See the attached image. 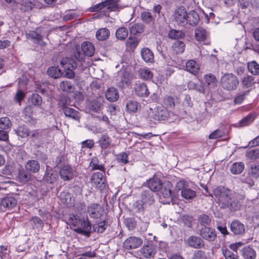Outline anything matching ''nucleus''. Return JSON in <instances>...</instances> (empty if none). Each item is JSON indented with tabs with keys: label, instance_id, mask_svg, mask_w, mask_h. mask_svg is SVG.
Here are the masks:
<instances>
[{
	"label": "nucleus",
	"instance_id": "nucleus-38",
	"mask_svg": "<svg viewBox=\"0 0 259 259\" xmlns=\"http://www.w3.org/2000/svg\"><path fill=\"white\" fill-rule=\"evenodd\" d=\"M256 116L257 115L255 113H250L240 121V125L241 126L248 125L254 121Z\"/></svg>",
	"mask_w": 259,
	"mask_h": 259
},
{
	"label": "nucleus",
	"instance_id": "nucleus-54",
	"mask_svg": "<svg viewBox=\"0 0 259 259\" xmlns=\"http://www.w3.org/2000/svg\"><path fill=\"white\" fill-rule=\"evenodd\" d=\"M254 77L251 75L244 76L242 80V84L243 88H249L252 86L254 83Z\"/></svg>",
	"mask_w": 259,
	"mask_h": 259
},
{
	"label": "nucleus",
	"instance_id": "nucleus-61",
	"mask_svg": "<svg viewBox=\"0 0 259 259\" xmlns=\"http://www.w3.org/2000/svg\"><path fill=\"white\" fill-rule=\"evenodd\" d=\"M188 88L190 90H196L200 93H203L204 88L200 84L196 83L193 81H190L188 83Z\"/></svg>",
	"mask_w": 259,
	"mask_h": 259
},
{
	"label": "nucleus",
	"instance_id": "nucleus-58",
	"mask_svg": "<svg viewBox=\"0 0 259 259\" xmlns=\"http://www.w3.org/2000/svg\"><path fill=\"white\" fill-rule=\"evenodd\" d=\"M44 132V130H35L31 132L29 136L30 138L32 139V141H34L36 140L41 139Z\"/></svg>",
	"mask_w": 259,
	"mask_h": 259
},
{
	"label": "nucleus",
	"instance_id": "nucleus-17",
	"mask_svg": "<svg viewBox=\"0 0 259 259\" xmlns=\"http://www.w3.org/2000/svg\"><path fill=\"white\" fill-rule=\"evenodd\" d=\"M171 184L170 183H168L166 185L161 186L160 189V198L161 199L162 198L165 199L163 201L164 203H168L171 200Z\"/></svg>",
	"mask_w": 259,
	"mask_h": 259
},
{
	"label": "nucleus",
	"instance_id": "nucleus-59",
	"mask_svg": "<svg viewBox=\"0 0 259 259\" xmlns=\"http://www.w3.org/2000/svg\"><path fill=\"white\" fill-rule=\"evenodd\" d=\"M198 222L201 226L204 227L208 226L211 222V220L209 217L206 214H201L198 217Z\"/></svg>",
	"mask_w": 259,
	"mask_h": 259
},
{
	"label": "nucleus",
	"instance_id": "nucleus-49",
	"mask_svg": "<svg viewBox=\"0 0 259 259\" xmlns=\"http://www.w3.org/2000/svg\"><path fill=\"white\" fill-rule=\"evenodd\" d=\"M107 226L106 221H103L99 222L94 225L93 229L95 232L98 233H102L105 230Z\"/></svg>",
	"mask_w": 259,
	"mask_h": 259
},
{
	"label": "nucleus",
	"instance_id": "nucleus-46",
	"mask_svg": "<svg viewBox=\"0 0 259 259\" xmlns=\"http://www.w3.org/2000/svg\"><path fill=\"white\" fill-rule=\"evenodd\" d=\"M140 105L135 100H130L126 102V107L127 110L131 113H134L138 111Z\"/></svg>",
	"mask_w": 259,
	"mask_h": 259
},
{
	"label": "nucleus",
	"instance_id": "nucleus-62",
	"mask_svg": "<svg viewBox=\"0 0 259 259\" xmlns=\"http://www.w3.org/2000/svg\"><path fill=\"white\" fill-rule=\"evenodd\" d=\"M204 79L206 83L211 87H214L217 81L215 76L210 74L205 75Z\"/></svg>",
	"mask_w": 259,
	"mask_h": 259
},
{
	"label": "nucleus",
	"instance_id": "nucleus-20",
	"mask_svg": "<svg viewBox=\"0 0 259 259\" xmlns=\"http://www.w3.org/2000/svg\"><path fill=\"white\" fill-rule=\"evenodd\" d=\"M187 13L183 7L179 8L175 12L174 18L178 23L184 25L187 21Z\"/></svg>",
	"mask_w": 259,
	"mask_h": 259
},
{
	"label": "nucleus",
	"instance_id": "nucleus-44",
	"mask_svg": "<svg viewBox=\"0 0 259 259\" xmlns=\"http://www.w3.org/2000/svg\"><path fill=\"white\" fill-rule=\"evenodd\" d=\"M144 30V26L142 24L134 23L130 28V32L134 35L142 33Z\"/></svg>",
	"mask_w": 259,
	"mask_h": 259
},
{
	"label": "nucleus",
	"instance_id": "nucleus-53",
	"mask_svg": "<svg viewBox=\"0 0 259 259\" xmlns=\"http://www.w3.org/2000/svg\"><path fill=\"white\" fill-rule=\"evenodd\" d=\"M29 35L33 40L34 43L39 44L40 45L41 44H45L42 41V35L38 33L37 32L35 31H30L29 33Z\"/></svg>",
	"mask_w": 259,
	"mask_h": 259
},
{
	"label": "nucleus",
	"instance_id": "nucleus-25",
	"mask_svg": "<svg viewBox=\"0 0 259 259\" xmlns=\"http://www.w3.org/2000/svg\"><path fill=\"white\" fill-rule=\"evenodd\" d=\"M186 68L187 71L195 75L198 74L200 70L199 64L193 60H190L187 62Z\"/></svg>",
	"mask_w": 259,
	"mask_h": 259
},
{
	"label": "nucleus",
	"instance_id": "nucleus-9",
	"mask_svg": "<svg viewBox=\"0 0 259 259\" xmlns=\"http://www.w3.org/2000/svg\"><path fill=\"white\" fill-rule=\"evenodd\" d=\"M130 81V74L124 69H121L118 72L116 77V84L120 88H124Z\"/></svg>",
	"mask_w": 259,
	"mask_h": 259
},
{
	"label": "nucleus",
	"instance_id": "nucleus-34",
	"mask_svg": "<svg viewBox=\"0 0 259 259\" xmlns=\"http://www.w3.org/2000/svg\"><path fill=\"white\" fill-rule=\"evenodd\" d=\"M110 35V32L109 29L106 28H102L97 31L96 37L98 40L103 41L107 39Z\"/></svg>",
	"mask_w": 259,
	"mask_h": 259
},
{
	"label": "nucleus",
	"instance_id": "nucleus-60",
	"mask_svg": "<svg viewBox=\"0 0 259 259\" xmlns=\"http://www.w3.org/2000/svg\"><path fill=\"white\" fill-rule=\"evenodd\" d=\"M30 102L34 106H39L41 104V97L38 94H32L29 98Z\"/></svg>",
	"mask_w": 259,
	"mask_h": 259
},
{
	"label": "nucleus",
	"instance_id": "nucleus-13",
	"mask_svg": "<svg viewBox=\"0 0 259 259\" xmlns=\"http://www.w3.org/2000/svg\"><path fill=\"white\" fill-rule=\"evenodd\" d=\"M58 179V174L56 170L49 166H47L45 174L44 176V181L48 184H53L57 182Z\"/></svg>",
	"mask_w": 259,
	"mask_h": 259
},
{
	"label": "nucleus",
	"instance_id": "nucleus-55",
	"mask_svg": "<svg viewBox=\"0 0 259 259\" xmlns=\"http://www.w3.org/2000/svg\"><path fill=\"white\" fill-rule=\"evenodd\" d=\"M178 99L171 96H166L163 99L164 104L167 107L174 108L177 103Z\"/></svg>",
	"mask_w": 259,
	"mask_h": 259
},
{
	"label": "nucleus",
	"instance_id": "nucleus-4",
	"mask_svg": "<svg viewBox=\"0 0 259 259\" xmlns=\"http://www.w3.org/2000/svg\"><path fill=\"white\" fill-rule=\"evenodd\" d=\"M60 64L64 68L67 77L69 78L74 77L75 74L73 70L77 66V63L74 59L72 58H62L60 61Z\"/></svg>",
	"mask_w": 259,
	"mask_h": 259
},
{
	"label": "nucleus",
	"instance_id": "nucleus-37",
	"mask_svg": "<svg viewBox=\"0 0 259 259\" xmlns=\"http://www.w3.org/2000/svg\"><path fill=\"white\" fill-rule=\"evenodd\" d=\"M139 43V41L136 37H130L125 42L126 49L129 51H133Z\"/></svg>",
	"mask_w": 259,
	"mask_h": 259
},
{
	"label": "nucleus",
	"instance_id": "nucleus-63",
	"mask_svg": "<svg viewBox=\"0 0 259 259\" xmlns=\"http://www.w3.org/2000/svg\"><path fill=\"white\" fill-rule=\"evenodd\" d=\"M90 166L93 170L99 169L103 172L104 171V167L102 164H98V160L96 158H93L90 162Z\"/></svg>",
	"mask_w": 259,
	"mask_h": 259
},
{
	"label": "nucleus",
	"instance_id": "nucleus-50",
	"mask_svg": "<svg viewBox=\"0 0 259 259\" xmlns=\"http://www.w3.org/2000/svg\"><path fill=\"white\" fill-rule=\"evenodd\" d=\"M60 89L64 92L70 93L73 90L71 82L68 80L62 81L60 84Z\"/></svg>",
	"mask_w": 259,
	"mask_h": 259
},
{
	"label": "nucleus",
	"instance_id": "nucleus-19",
	"mask_svg": "<svg viewBox=\"0 0 259 259\" xmlns=\"http://www.w3.org/2000/svg\"><path fill=\"white\" fill-rule=\"evenodd\" d=\"M230 230L234 235H242L245 233V228L243 224L240 221L235 220L230 224Z\"/></svg>",
	"mask_w": 259,
	"mask_h": 259
},
{
	"label": "nucleus",
	"instance_id": "nucleus-47",
	"mask_svg": "<svg viewBox=\"0 0 259 259\" xmlns=\"http://www.w3.org/2000/svg\"><path fill=\"white\" fill-rule=\"evenodd\" d=\"M48 75L52 78H57L61 76L62 73L61 70L57 67H51L48 70Z\"/></svg>",
	"mask_w": 259,
	"mask_h": 259
},
{
	"label": "nucleus",
	"instance_id": "nucleus-56",
	"mask_svg": "<svg viewBox=\"0 0 259 259\" xmlns=\"http://www.w3.org/2000/svg\"><path fill=\"white\" fill-rule=\"evenodd\" d=\"M12 122L8 117H3L0 118V128L7 130L11 127Z\"/></svg>",
	"mask_w": 259,
	"mask_h": 259
},
{
	"label": "nucleus",
	"instance_id": "nucleus-10",
	"mask_svg": "<svg viewBox=\"0 0 259 259\" xmlns=\"http://www.w3.org/2000/svg\"><path fill=\"white\" fill-rule=\"evenodd\" d=\"M209 33L203 28L199 27L195 30V37L199 42H203L204 45H208L210 41Z\"/></svg>",
	"mask_w": 259,
	"mask_h": 259
},
{
	"label": "nucleus",
	"instance_id": "nucleus-40",
	"mask_svg": "<svg viewBox=\"0 0 259 259\" xmlns=\"http://www.w3.org/2000/svg\"><path fill=\"white\" fill-rule=\"evenodd\" d=\"M181 196L186 200H191L196 196V192L188 187L181 191Z\"/></svg>",
	"mask_w": 259,
	"mask_h": 259
},
{
	"label": "nucleus",
	"instance_id": "nucleus-42",
	"mask_svg": "<svg viewBox=\"0 0 259 259\" xmlns=\"http://www.w3.org/2000/svg\"><path fill=\"white\" fill-rule=\"evenodd\" d=\"M104 102V100L103 98L99 97L97 98L96 99H94L91 102V109L92 110L95 112L99 111L102 106L103 105V103Z\"/></svg>",
	"mask_w": 259,
	"mask_h": 259
},
{
	"label": "nucleus",
	"instance_id": "nucleus-29",
	"mask_svg": "<svg viewBox=\"0 0 259 259\" xmlns=\"http://www.w3.org/2000/svg\"><path fill=\"white\" fill-rule=\"evenodd\" d=\"M185 47L184 42L181 40H176L172 45L171 50L174 54H180L184 52Z\"/></svg>",
	"mask_w": 259,
	"mask_h": 259
},
{
	"label": "nucleus",
	"instance_id": "nucleus-6",
	"mask_svg": "<svg viewBox=\"0 0 259 259\" xmlns=\"http://www.w3.org/2000/svg\"><path fill=\"white\" fill-rule=\"evenodd\" d=\"M187 245L195 249L204 248L205 243L204 240L197 236L191 235L186 240Z\"/></svg>",
	"mask_w": 259,
	"mask_h": 259
},
{
	"label": "nucleus",
	"instance_id": "nucleus-57",
	"mask_svg": "<svg viewBox=\"0 0 259 259\" xmlns=\"http://www.w3.org/2000/svg\"><path fill=\"white\" fill-rule=\"evenodd\" d=\"M249 91H244L242 93H240L235 97L234 99V103L235 104H241L245 99L246 96L248 95Z\"/></svg>",
	"mask_w": 259,
	"mask_h": 259
},
{
	"label": "nucleus",
	"instance_id": "nucleus-33",
	"mask_svg": "<svg viewBox=\"0 0 259 259\" xmlns=\"http://www.w3.org/2000/svg\"><path fill=\"white\" fill-rule=\"evenodd\" d=\"M242 255L244 259H255L256 252L255 250L250 246H245L242 249Z\"/></svg>",
	"mask_w": 259,
	"mask_h": 259
},
{
	"label": "nucleus",
	"instance_id": "nucleus-48",
	"mask_svg": "<svg viewBox=\"0 0 259 259\" xmlns=\"http://www.w3.org/2000/svg\"><path fill=\"white\" fill-rule=\"evenodd\" d=\"M30 222L33 229H41L44 226L43 222L38 217L34 216L32 217Z\"/></svg>",
	"mask_w": 259,
	"mask_h": 259
},
{
	"label": "nucleus",
	"instance_id": "nucleus-35",
	"mask_svg": "<svg viewBox=\"0 0 259 259\" xmlns=\"http://www.w3.org/2000/svg\"><path fill=\"white\" fill-rule=\"evenodd\" d=\"M61 202L67 207H71L73 204V200L72 199L70 193L67 192H62L60 194Z\"/></svg>",
	"mask_w": 259,
	"mask_h": 259
},
{
	"label": "nucleus",
	"instance_id": "nucleus-41",
	"mask_svg": "<svg viewBox=\"0 0 259 259\" xmlns=\"http://www.w3.org/2000/svg\"><path fill=\"white\" fill-rule=\"evenodd\" d=\"M244 168V163L242 162H235L230 166L231 172L235 175L241 174Z\"/></svg>",
	"mask_w": 259,
	"mask_h": 259
},
{
	"label": "nucleus",
	"instance_id": "nucleus-36",
	"mask_svg": "<svg viewBox=\"0 0 259 259\" xmlns=\"http://www.w3.org/2000/svg\"><path fill=\"white\" fill-rule=\"evenodd\" d=\"M138 72L140 77L144 80H150L153 76V72L148 68H141L139 70Z\"/></svg>",
	"mask_w": 259,
	"mask_h": 259
},
{
	"label": "nucleus",
	"instance_id": "nucleus-16",
	"mask_svg": "<svg viewBox=\"0 0 259 259\" xmlns=\"http://www.w3.org/2000/svg\"><path fill=\"white\" fill-rule=\"evenodd\" d=\"M142 205L147 206L151 205L154 202L153 193L149 190H146L142 192L141 196Z\"/></svg>",
	"mask_w": 259,
	"mask_h": 259
},
{
	"label": "nucleus",
	"instance_id": "nucleus-43",
	"mask_svg": "<svg viewBox=\"0 0 259 259\" xmlns=\"http://www.w3.org/2000/svg\"><path fill=\"white\" fill-rule=\"evenodd\" d=\"M128 34V31L127 28L125 27H120L116 30L115 35L117 39L123 40L126 38Z\"/></svg>",
	"mask_w": 259,
	"mask_h": 259
},
{
	"label": "nucleus",
	"instance_id": "nucleus-28",
	"mask_svg": "<svg viewBox=\"0 0 259 259\" xmlns=\"http://www.w3.org/2000/svg\"><path fill=\"white\" fill-rule=\"evenodd\" d=\"M105 97L107 100L115 102L119 98L118 91L115 88H109L105 92Z\"/></svg>",
	"mask_w": 259,
	"mask_h": 259
},
{
	"label": "nucleus",
	"instance_id": "nucleus-45",
	"mask_svg": "<svg viewBox=\"0 0 259 259\" xmlns=\"http://www.w3.org/2000/svg\"><path fill=\"white\" fill-rule=\"evenodd\" d=\"M185 34L182 30L171 29L168 32L169 38L173 39H178L185 37Z\"/></svg>",
	"mask_w": 259,
	"mask_h": 259
},
{
	"label": "nucleus",
	"instance_id": "nucleus-52",
	"mask_svg": "<svg viewBox=\"0 0 259 259\" xmlns=\"http://www.w3.org/2000/svg\"><path fill=\"white\" fill-rule=\"evenodd\" d=\"M16 133L18 136L21 137V138H26L29 136L30 134V130L24 126H21L18 127L17 130L16 131Z\"/></svg>",
	"mask_w": 259,
	"mask_h": 259
},
{
	"label": "nucleus",
	"instance_id": "nucleus-30",
	"mask_svg": "<svg viewBox=\"0 0 259 259\" xmlns=\"http://www.w3.org/2000/svg\"><path fill=\"white\" fill-rule=\"evenodd\" d=\"M81 49L84 55L91 57L95 53L94 45L89 41H84L81 44Z\"/></svg>",
	"mask_w": 259,
	"mask_h": 259
},
{
	"label": "nucleus",
	"instance_id": "nucleus-7",
	"mask_svg": "<svg viewBox=\"0 0 259 259\" xmlns=\"http://www.w3.org/2000/svg\"><path fill=\"white\" fill-rule=\"evenodd\" d=\"M104 212V208L99 204L93 203L88 206V213L92 218H100L103 214Z\"/></svg>",
	"mask_w": 259,
	"mask_h": 259
},
{
	"label": "nucleus",
	"instance_id": "nucleus-31",
	"mask_svg": "<svg viewBox=\"0 0 259 259\" xmlns=\"http://www.w3.org/2000/svg\"><path fill=\"white\" fill-rule=\"evenodd\" d=\"M141 55L143 60L147 63H152L154 60V55L148 48H144L141 50Z\"/></svg>",
	"mask_w": 259,
	"mask_h": 259
},
{
	"label": "nucleus",
	"instance_id": "nucleus-8",
	"mask_svg": "<svg viewBox=\"0 0 259 259\" xmlns=\"http://www.w3.org/2000/svg\"><path fill=\"white\" fill-rule=\"evenodd\" d=\"M199 235L202 239L209 242H212L217 238V234L214 229L207 227H204L199 230Z\"/></svg>",
	"mask_w": 259,
	"mask_h": 259
},
{
	"label": "nucleus",
	"instance_id": "nucleus-2",
	"mask_svg": "<svg viewBox=\"0 0 259 259\" xmlns=\"http://www.w3.org/2000/svg\"><path fill=\"white\" fill-rule=\"evenodd\" d=\"M119 0H106L90 8L91 12H98L102 11L105 15L107 13L116 11L118 9Z\"/></svg>",
	"mask_w": 259,
	"mask_h": 259
},
{
	"label": "nucleus",
	"instance_id": "nucleus-12",
	"mask_svg": "<svg viewBox=\"0 0 259 259\" xmlns=\"http://www.w3.org/2000/svg\"><path fill=\"white\" fill-rule=\"evenodd\" d=\"M154 248L152 245H144L136 252V256L140 258H150L155 254Z\"/></svg>",
	"mask_w": 259,
	"mask_h": 259
},
{
	"label": "nucleus",
	"instance_id": "nucleus-3",
	"mask_svg": "<svg viewBox=\"0 0 259 259\" xmlns=\"http://www.w3.org/2000/svg\"><path fill=\"white\" fill-rule=\"evenodd\" d=\"M239 84L238 77L233 73H226L221 78V84L225 90L231 91L236 90Z\"/></svg>",
	"mask_w": 259,
	"mask_h": 259
},
{
	"label": "nucleus",
	"instance_id": "nucleus-24",
	"mask_svg": "<svg viewBox=\"0 0 259 259\" xmlns=\"http://www.w3.org/2000/svg\"><path fill=\"white\" fill-rule=\"evenodd\" d=\"M62 110L66 117L71 118L74 120H78L80 118L79 112L76 110L63 105Z\"/></svg>",
	"mask_w": 259,
	"mask_h": 259
},
{
	"label": "nucleus",
	"instance_id": "nucleus-26",
	"mask_svg": "<svg viewBox=\"0 0 259 259\" xmlns=\"http://www.w3.org/2000/svg\"><path fill=\"white\" fill-rule=\"evenodd\" d=\"M25 168L29 174L37 172L40 169L39 162L35 160H28L25 164Z\"/></svg>",
	"mask_w": 259,
	"mask_h": 259
},
{
	"label": "nucleus",
	"instance_id": "nucleus-22",
	"mask_svg": "<svg viewBox=\"0 0 259 259\" xmlns=\"http://www.w3.org/2000/svg\"><path fill=\"white\" fill-rule=\"evenodd\" d=\"M136 94L142 97H147L149 95V91L147 86L144 83H137L135 87Z\"/></svg>",
	"mask_w": 259,
	"mask_h": 259
},
{
	"label": "nucleus",
	"instance_id": "nucleus-21",
	"mask_svg": "<svg viewBox=\"0 0 259 259\" xmlns=\"http://www.w3.org/2000/svg\"><path fill=\"white\" fill-rule=\"evenodd\" d=\"M17 200L13 197H7L3 198L0 201L1 210L5 211L6 208L11 209L16 206Z\"/></svg>",
	"mask_w": 259,
	"mask_h": 259
},
{
	"label": "nucleus",
	"instance_id": "nucleus-39",
	"mask_svg": "<svg viewBox=\"0 0 259 259\" xmlns=\"http://www.w3.org/2000/svg\"><path fill=\"white\" fill-rule=\"evenodd\" d=\"M111 142L110 137L107 134H103L98 141L100 146L102 149L107 148Z\"/></svg>",
	"mask_w": 259,
	"mask_h": 259
},
{
	"label": "nucleus",
	"instance_id": "nucleus-51",
	"mask_svg": "<svg viewBox=\"0 0 259 259\" xmlns=\"http://www.w3.org/2000/svg\"><path fill=\"white\" fill-rule=\"evenodd\" d=\"M248 69L249 71L254 75L259 74V64L255 61H252L248 63Z\"/></svg>",
	"mask_w": 259,
	"mask_h": 259
},
{
	"label": "nucleus",
	"instance_id": "nucleus-1",
	"mask_svg": "<svg viewBox=\"0 0 259 259\" xmlns=\"http://www.w3.org/2000/svg\"><path fill=\"white\" fill-rule=\"evenodd\" d=\"M213 194L218 198L224 208L231 210H238L241 207L245 196L242 193L232 192L224 187H218L213 189Z\"/></svg>",
	"mask_w": 259,
	"mask_h": 259
},
{
	"label": "nucleus",
	"instance_id": "nucleus-27",
	"mask_svg": "<svg viewBox=\"0 0 259 259\" xmlns=\"http://www.w3.org/2000/svg\"><path fill=\"white\" fill-rule=\"evenodd\" d=\"M155 110L150 108L146 110L143 114V117L146 122L150 126H153L155 124L156 120L155 119Z\"/></svg>",
	"mask_w": 259,
	"mask_h": 259
},
{
	"label": "nucleus",
	"instance_id": "nucleus-11",
	"mask_svg": "<svg viewBox=\"0 0 259 259\" xmlns=\"http://www.w3.org/2000/svg\"><path fill=\"white\" fill-rule=\"evenodd\" d=\"M79 225L75 229L76 232L83 234L87 236H89L91 229V225L89 222L88 218L87 217L81 220Z\"/></svg>",
	"mask_w": 259,
	"mask_h": 259
},
{
	"label": "nucleus",
	"instance_id": "nucleus-18",
	"mask_svg": "<svg viewBox=\"0 0 259 259\" xmlns=\"http://www.w3.org/2000/svg\"><path fill=\"white\" fill-rule=\"evenodd\" d=\"M59 174L63 181H70L73 177V170L70 165H65L60 168Z\"/></svg>",
	"mask_w": 259,
	"mask_h": 259
},
{
	"label": "nucleus",
	"instance_id": "nucleus-15",
	"mask_svg": "<svg viewBox=\"0 0 259 259\" xmlns=\"http://www.w3.org/2000/svg\"><path fill=\"white\" fill-rule=\"evenodd\" d=\"M155 119L156 121H162L167 120L169 118V112L164 106H158L154 108Z\"/></svg>",
	"mask_w": 259,
	"mask_h": 259
},
{
	"label": "nucleus",
	"instance_id": "nucleus-5",
	"mask_svg": "<svg viewBox=\"0 0 259 259\" xmlns=\"http://www.w3.org/2000/svg\"><path fill=\"white\" fill-rule=\"evenodd\" d=\"M92 185L100 190H104L106 186L104 177V171L97 172L93 174L91 178Z\"/></svg>",
	"mask_w": 259,
	"mask_h": 259
},
{
	"label": "nucleus",
	"instance_id": "nucleus-14",
	"mask_svg": "<svg viewBox=\"0 0 259 259\" xmlns=\"http://www.w3.org/2000/svg\"><path fill=\"white\" fill-rule=\"evenodd\" d=\"M143 243L142 239L135 236L127 238L123 242V247L127 249H132L139 247Z\"/></svg>",
	"mask_w": 259,
	"mask_h": 259
},
{
	"label": "nucleus",
	"instance_id": "nucleus-32",
	"mask_svg": "<svg viewBox=\"0 0 259 259\" xmlns=\"http://www.w3.org/2000/svg\"><path fill=\"white\" fill-rule=\"evenodd\" d=\"M199 21V15L195 11H191L187 14L186 23H188L190 25L195 26L198 23Z\"/></svg>",
	"mask_w": 259,
	"mask_h": 259
},
{
	"label": "nucleus",
	"instance_id": "nucleus-23",
	"mask_svg": "<svg viewBox=\"0 0 259 259\" xmlns=\"http://www.w3.org/2000/svg\"><path fill=\"white\" fill-rule=\"evenodd\" d=\"M148 187L151 192H157L160 190L162 186L161 181L157 178H153L147 181Z\"/></svg>",
	"mask_w": 259,
	"mask_h": 259
},
{
	"label": "nucleus",
	"instance_id": "nucleus-64",
	"mask_svg": "<svg viewBox=\"0 0 259 259\" xmlns=\"http://www.w3.org/2000/svg\"><path fill=\"white\" fill-rule=\"evenodd\" d=\"M206 256L204 251L202 250H196L194 251L192 259H206Z\"/></svg>",
	"mask_w": 259,
	"mask_h": 259
}]
</instances>
